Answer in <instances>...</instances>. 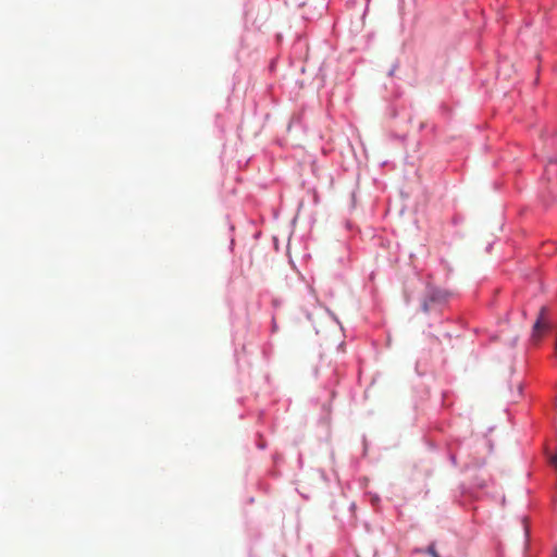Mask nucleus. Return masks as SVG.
Listing matches in <instances>:
<instances>
[{"instance_id": "nucleus-1", "label": "nucleus", "mask_w": 557, "mask_h": 557, "mask_svg": "<svg viewBox=\"0 0 557 557\" xmlns=\"http://www.w3.org/2000/svg\"><path fill=\"white\" fill-rule=\"evenodd\" d=\"M445 297V293L440 292V289H430L422 302V310L429 312L432 302L444 301Z\"/></svg>"}, {"instance_id": "nucleus-2", "label": "nucleus", "mask_w": 557, "mask_h": 557, "mask_svg": "<svg viewBox=\"0 0 557 557\" xmlns=\"http://www.w3.org/2000/svg\"><path fill=\"white\" fill-rule=\"evenodd\" d=\"M546 314H547V307H542L540 309V315L533 325V338H535L536 341H539V338H541L540 331L545 330V327H548V324L545 322Z\"/></svg>"}, {"instance_id": "nucleus-3", "label": "nucleus", "mask_w": 557, "mask_h": 557, "mask_svg": "<svg viewBox=\"0 0 557 557\" xmlns=\"http://www.w3.org/2000/svg\"><path fill=\"white\" fill-rule=\"evenodd\" d=\"M426 552L431 555V557H442L440 552H437V549H436L435 543H431L428 546Z\"/></svg>"}, {"instance_id": "nucleus-4", "label": "nucleus", "mask_w": 557, "mask_h": 557, "mask_svg": "<svg viewBox=\"0 0 557 557\" xmlns=\"http://www.w3.org/2000/svg\"><path fill=\"white\" fill-rule=\"evenodd\" d=\"M550 463H552V465L556 468V470H557V455L552 456V458H550Z\"/></svg>"}, {"instance_id": "nucleus-5", "label": "nucleus", "mask_w": 557, "mask_h": 557, "mask_svg": "<svg viewBox=\"0 0 557 557\" xmlns=\"http://www.w3.org/2000/svg\"><path fill=\"white\" fill-rule=\"evenodd\" d=\"M555 351L557 352V342L555 343Z\"/></svg>"}, {"instance_id": "nucleus-6", "label": "nucleus", "mask_w": 557, "mask_h": 557, "mask_svg": "<svg viewBox=\"0 0 557 557\" xmlns=\"http://www.w3.org/2000/svg\"><path fill=\"white\" fill-rule=\"evenodd\" d=\"M556 554H557V549H556Z\"/></svg>"}]
</instances>
